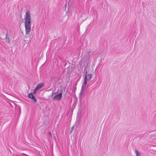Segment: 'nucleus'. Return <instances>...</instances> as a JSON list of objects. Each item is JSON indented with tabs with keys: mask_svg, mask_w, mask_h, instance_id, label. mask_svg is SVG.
<instances>
[{
	"mask_svg": "<svg viewBox=\"0 0 156 156\" xmlns=\"http://www.w3.org/2000/svg\"><path fill=\"white\" fill-rule=\"evenodd\" d=\"M28 97L29 98L32 99V102L33 103H35L37 101L36 98L34 96L32 93L29 94L28 95Z\"/></svg>",
	"mask_w": 156,
	"mask_h": 156,
	"instance_id": "obj_4",
	"label": "nucleus"
},
{
	"mask_svg": "<svg viewBox=\"0 0 156 156\" xmlns=\"http://www.w3.org/2000/svg\"><path fill=\"white\" fill-rule=\"evenodd\" d=\"M83 91H84V90H82L81 89V91H80V96H81L82 95V94H83Z\"/></svg>",
	"mask_w": 156,
	"mask_h": 156,
	"instance_id": "obj_12",
	"label": "nucleus"
},
{
	"mask_svg": "<svg viewBox=\"0 0 156 156\" xmlns=\"http://www.w3.org/2000/svg\"><path fill=\"white\" fill-rule=\"evenodd\" d=\"M48 134L51 137V134L50 132H48Z\"/></svg>",
	"mask_w": 156,
	"mask_h": 156,
	"instance_id": "obj_14",
	"label": "nucleus"
},
{
	"mask_svg": "<svg viewBox=\"0 0 156 156\" xmlns=\"http://www.w3.org/2000/svg\"><path fill=\"white\" fill-rule=\"evenodd\" d=\"M44 83H39L36 86V90H39L44 86Z\"/></svg>",
	"mask_w": 156,
	"mask_h": 156,
	"instance_id": "obj_5",
	"label": "nucleus"
},
{
	"mask_svg": "<svg viewBox=\"0 0 156 156\" xmlns=\"http://www.w3.org/2000/svg\"><path fill=\"white\" fill-rule=\"evenodd\" d=\"M136 156H141L140 154L136 150H135Z\"/></svg>",
	"mask_w": 156,
	"mask_h": 156,
	"instance_id": "obj_7",
	"label": "nucleus"
},
{
	"mask_svg": "<svg viewBox=\"0 0 156 156\" xmlns=\"http://www.w3.org/2000/svg\"><path fill=\"white\" fill-rule=\"evenodd\" d=\"M24 20L26 33L28 34L31 30V21L30 12L29 11H27L26 13V17Z\"/></svg>",
	"mask_w": 156,
	"mask_h": 156,
	"instance_id": "obj_1",
	"label": "nucleus"
},
{
	"mask_svg": "<svg viewBox=\"0 0 156 156\" xmlns=\"http://www.w3.org/2000/svg\"><path fill=\"white\" fill-rule=\"evenodd\" d=\"M84 71L85 73L84 78H86L88 80H90L92 76V75L91 73L88 74L89 72L87 71V68L85 69Z\"/></svg>",
	"mask_w": 156,
	"mask_h": 156,
	"instance_id": "obj_3",
	"label": "nucleus"
},
{
	"mask_svg": "<svg viewBox=\"0 0 156 156\" xmlns=\"http://www.w3.org/2000/svg\"><path fill=\"white\" fill-rule=\"evenodd\" d=\"M86 87V85L83 84L81 89H82V90H84V89H85Z\"/></svg>",
	"mask_w": 156,
	"mask_h": 156,
	"instance_id": "obj_8",
	"label": "nucleus"
},
{
	"mask_svg": "<svg viewBox=\"0 0 156 156\" xmlns=\"http://www.w3.org/2000/svg\"><path fill=\"white\" fill-rule=\"evenodd\" d=\"M37 90H36V88H35V89L34 90V92L33 93V94H34L35 95L36 94V93H37Z\"/></svg>",
	"mask_w": 156,
	"mask_h": 156,
	"instance_id": "obj_10",
	"label": "nucleus"
},
{
	"mask_svg": "<svg viewBox=\"0 0 156 156\" xmlns=\"http://www.w3.org/2000/svg\"><path fill=\"white\" fill-rule=\"evenodd\" d=\"M89 59V57H87L85 61L87 63L88 62V61Z\"/></svg>",
	"mask_w": 156,
	"mask_h": 156,
	"instance_id": "obj_13",
	"label": "nucleus"
},
{
	"mask_svg": "<svg viewBox=\"0 0 156 156\" xmlns=\"http://www.w3.org/2000/svg\"><path fill=\"white\" fill-rule=\"evenodd\" d=\"M56 93H52V96H53L54 94L55 95V96L53 98V100H57V101L60 100L62 97V92L60 93L59 94H57V95H56Z\"/></svg>",
	"mask_w": 156,
	"mask_h": 156,
	"instance_id": "obj_2",
	"label": "nucleus"
},
{
	"mask_svg": "<svg viewBox=\"0 0 156 156\" xmlns=\"http://www.w3.org/2000/svg\"><path fill=\"white\" fill-rule=\"evenodd\" d=\"M4 34L5 36V39L6 42L8 43H10V40L9 38L8 37H7V35H6L5 34Z\"/></svg>",
	"mask_w": 156,
	"mask_h": 156,
	"instance_id": "obj_6",
	"label": "nucleus"
},
{
	"mask_svg": "<svg viewBox=\"0 0 156 156\" xmlns=\"http://www.w3.org/2000/svg\"><path fill=\"white\" fill-rule=\"evenodd\" d=\"M86 78H84V83H83V84L86 85H87V81H89Z\"/></svg>",
	"mask_w": 156,
	"mask_h": 156,
	"instance_id": "obj_9",
	"label": "nucleus"
},
{
	"mask_svg": "<svg viewBox=\"0 0 156 156\" xmlns=\"http://www.w3.org/2000/svg\"><path fill=\"white\" fill-rule=\"evenodd\" d=\"M74 129V126H73L71 128L70 130V133H71L73 131V129Z\"/></svg>",
	"mask_w": 156,
	"mask_h": 156,
	"instance_id": "obj_11",
	"label": "nucleus"
}]
</instances>
